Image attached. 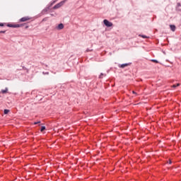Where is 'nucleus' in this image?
<instances>
[{"label": "nucleus", "mask_w": 181, "mask_h": 181, "mask_svg": "<svg viewBox=\"0 0 181 181\" xmlns=\"http://www.w3.org/2000/svg\"><path fill=\"white\" fill-rule=\"evenodd\" d=\"M66 1H67V0H64V1L58 3L53 7V9H59V8H62V6H63V5H64V4H66Z\"/></svg>", "instance_id": "nucleus-1"}, {"label": "nucleus", "mask_w": 181, "mask_h": 181, "mask_svg": "<svg viewBox=\"0 0 181 181\" xmlns=\"http://www.w3.org/2000/svg\"><path fill=\"white\" fill-rule=\"evenodd\" d=\"M103 23L107 28H111V26H112V23L108 21V20H104Z\"/></svg>", "instance_id": "nucleus-2"}, {"label": "nucleus", "mask_w": 181, "mask_h": 181, "mask_svg": "<svg viewBox=\"0 0 181 181\" xmlns=\"http://www.w3.org/2000/svg\"><path fill=\"white\" fill-rule=\"evenodd\" d=\"M28 21H30V18L29 16L23 17L20 19V22H28Z\"/></svg>", "instance_id": "nucleus-3"}, {"label": "nucleus", "mask_w": 181, "mask_h": 181, "mask_svg": "<svg viewBox=\"0 0 181 181\" xmlns=\"http://www.w3.org/2000/svg\"><path fill=\"white\" fill-rule=\"evenodd\" d=\"M8 28H21V26H22V25H19V24H8Z\"/></svg>", "instance_id": "nucleus-4"}, {"label": "nucleus", "mask_w": 181, "mask_h": 181, "mask_svg": "<svg viewBox=\"0 0 181 181\" xmlns=\"http://www.w3.org/2000/svg\"><path fill=\"white\" fill-rule=\"evenodd\" d=\"M64 28V25H63V23H60L59 25H58L57 29H58L59 30H62V29Z\"/></svg>", "instance_id": "nucleus-5"}, {"label": "nucleus", "mask_w": 181, "mask_h": 181, "mask_svg": "<svg viewBox=\"0 0 181 181\" xmlns=\"http://www.w3.org/2000/svg\"><path fill=\"white\" fill-rule=\"evenodd\" d=\"M170 28L173 32H175L176 30V26L175 25H170Z\"/></svg>", "instance_id": "nucleus-6"}, {"label": "nucleus", "mask_w": 181, "mask_h": 181, "mask_svg": "<svg viewBox=\"0 0 181 181\" xmlns=\"http://www.w3.org/2000/svg\"><path fill=\"white\" fill-rule=\"evenodd\" d=\"M129 65V64H122L119 67H120L121 69H124V67H128Z\"/></svg>", "instance_id": "nucleus-7"}, {"label": "nucleus", "mask_w": 181, "mask_h": 181, "mask_svg": "<svg viewBox=\"0 0 181 181\" xmlns=\"http://www.w3.org/2000/svg\"><path fill=\"white\" fill-rule=\"evenodd\" d=\"M45 129H46V127L42 126V127H41V129H40L41 132H43V131H45Z\"/></svg>", "instance_id": "nucleus-8"}, {"label": "nucleus", "mask_w": 181, "mask_h": 181, "mask_svg": "<svg viewBox=\"0 0 181 181\" xmlns=\"http://www.w3.org/2000/svg\"><path fill=\"white\" fill-rule=\"evenodd\" d=\"M151 62H153V63H159L156 59H151Z\"/></svg>", "instance_id": "nucleus-9"}, {"label": "nucleus", "mask_w": 181, "mask_h": 181, "mask_svg": "<svg viewBox=\"0 0 181 181\" xmlns=\"http://www.w3.org/2000/svg\"><path fill=\"white\" fill-rule=\"evenodd\" d=\"M9 112V110H4V114H8Z\"/></svg>", "instance_id": "nucleus-10"}, {"label": "nucleus", "mask_w": 181, "mask_h": 181, "mask_svg": "<svg viewBox=\"0 0 181 181\" xmlns=\"http://www.w3.org/2000/svg\"><path fill=\"white\" fill-rule=\"evenodd\" d=\"M37 124H40V121L34 122V125H37Z\"/></svg>", "instance_id": "nucleus-11"}, {"label": "nucleus", "mask_w": 181, "mask_h": 181, "mask_svg": "<svg viewBox=\"0 0 181 181\" xmlns=\"http://www.w3.org/2000/svg\"><path fill=\"white\" fill-rule=\"evenodd\" d=\"M141 37H143V39H146V35H141Z\"/></svg>", "instance_id": "nucleus-12"}, {"label": "nucleus", "mask_w": 181, "mask_h": 181, "mask_svg": "<svg viewBox=\"0 0 181 181\" xmlns=\"http://www.w3.org/2000/svg\"><path fill=\"white\" fill-rule=\"evenodd\" d=\"M6 91H8V90H2L3 94H5V93H6Z\"/></svg>", "instance_id": "nucleus-13"}, {"label": "nucleus", "mask_w": 181, "mask_h": 181, "mask_svg": "<svg viewBox=\"0 0 181 181\" xmlns=\"http://www.w3.org/2000/svg\"><path fill=\"white\" fill-rule=\"evenodd\" d=\"M176 87H179L180 86V83H177V85H175Z\"/></svg>", "instance_id": "nucleus-14"}, {"label": "nucleus", "mask_w": 181, "mask_h": 181, "mask_svg": "<svg viewBox=\"0 0 181 181\" xmlns=\"http://www.w3.org/2000/svg\"><path fill=\"white\" fill-rule=\"evenodd\" d=\"M173 88H176V85H173Z\"/></svg>", "instance_id": "nucleus-15"}, {"label": "nucleus", "mask_w": 181, "mask_h": 181, "mask_svg": "<svg viewBox=\"0 0 181 181\" xmlns=\"http://www.w3.org/2000/svg\"><path fill=\"white\" fill-rule=\"evenodd\" d=\"M91 52V50H90V49H86V52Z\"/></svg>", "instance_id": "nucleus-16"}, {"label": "nucleus", "mask_w": 181, "mask_h": 181, "mask_svg": "<svg viewBox=\"0 0 181 181\" xmlns=\"http://www.w3.org/2000/svg\"><path fill=\"white\" fill-rule=\"evenodd\" d=\"M6 31H0V33H5Z\"/></svg>", "instance_id": "nucleus-17"}, {"label": "nucleus", "mask_w": 181, "mask_h": 181, "mask_svg": "<svg viewBox=\"0 0 181 181\" xmlns=\"http://www.w3.org/2000/svg\"><path fill=\"white\" fill-rule=\"evenodd\" d=\"M132 93H133V94H136V93L135 91L133 90V91H132Z\"/></svg>", "instance_id": "nucleus-18"}, {"label": "nucleus", "mask_w": 181, "mask_h": 181, "mask_svg": "<svg viewBox=\"0 0 181 181\" xmlns=\"http://www.w3.org/2000/svg\"><path fill=\"white\" fill-rule=\"evenodd\" d=\"M0 26H4V23H0Z\"/></svg>", "instance_id": "nucleus-19"}, {"label": "nucleus", "mask_w": 181, "mask_h": 181, "mask_svg": "<svg viewBox=\"0 0 181 181\" xmlns=\"http://www.w3.org/2000/svg\"><path fill=\"white\" fill-rule=\"evenodd\" d=\"M172 163V160H170L169 161V164L170 165Z\"/></svg>", "instance_id": "nucleus-20"}]
</instances>
